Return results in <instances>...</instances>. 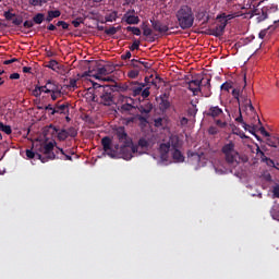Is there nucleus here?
Instances as JSON below:
<instances>
[{
  "instance_id": "13d9d810",
  "label": "nucleus",
  "mask_w": 279,
  "mask_h": 279,
  "mask_svg": "<svg viewBox=\"0 0 279 279\" xmlns=\"http://www.w3.org/2000/svg\"><path fill=\"white\" fill-rule=\"evenodd\" d=\"M23 27H25L26 29H32V27H34V20L32 21H25L23 23Z\"/></svg>"
},
{
  "instance_id": "338daca9",
  "label": "nucleus",
  "mask_w": 279,
  "mask_h": 279,
  "mask_svg": "<svg viewBox=\"0 0 279 279\" xmlns=\"http://www.w3.org/2000/svg\"><path fill=\"white\" fill-rule=\"evenodd\" d=\"M56 66H58V61L51 60L48 64V69H52V71H56Z\"/></svg>"
},
{
  "instance_id": "c03bdc74",
  "label": "nucleus",
  "mask_w": 279,
  "mask_h": 279,
  "mask_svg": "<svg viewBox=\"0 0 279 279\" xmlns=\"http://www.w3.org/2000/svg\"><path fill=\"white\" fill-rule=\"evenodd\" d=\"M129 49L130 51H138L141 49V40L135 39Z\"/></svg>"
},
{
  "instance_id": "e2e57ef3",
  "label": "nucleus",
  "mask_w": 279,
  "mask_h": 279,
  "mask_svg": "<svg viewBox=\"0 0 279 279\" xmlns=\"http://www.w3.org/2000/svg\"><path fill=\"white\" fill-rule=\"evenodd\" d=\"M140 62V66H144V69H151V63L147 62V61H141Z\"/></svg>"
},
{
  "instance_id": "69168bd1",
  "label": "nucleus",
  "mask_w": 279,
  "mask_h": 279,
  "mask_svg": "<svg viewBox=\"0 0 279 279\" xmlns=\"http://www.w3.org/2000/svg\"><path fill=\"white\" fill-rule=\"evenodd\" d=\"M69 87L70 88H77V80L71 78L69 82Z\"/></svg>"
},
{
  "instance_id": "a878e982",
  "label": "nucleus",
  "mask_w": 279,
  "mask_h": 279,
  "mask_svg": "<svg viewBox=\"0 0 279 279\" xmlns=\"http://www.w3.org/2000/svg\"><path fill=\"white\" fill-rule=\"evenodd\" d=\"M26 156L29 160L37 158L38 160H41V162H47V160L45 159V157H43V155L35 153L32 149H26Z\"/></svg>"
},
{
  "instance_id": "603ef678",
  "label": "nucleus",
  "mask_w": 279,
  "mask_h": 279,
  "mask_svg": "<svg viewBox=\"0 0 279 279\" xmlns=\"http://www.w3.org/2000/svg\"><path fill=\"white\" fill-rule=\"evenodd\" d=\"M241 90L240 89H236L234 88L232 90V95L234 97V99H236L238 104H241V95H240Z\"/></svg>"
},
{
  "instance_id": "0e129e2a",
  "label": "nucleus",
  "mask_w": 279,
  "mask_h": 279,
  "mask_svg": "<svg viewBox=\"0 0 279 279\" xmlns=\"http://www.w3.org/2000/svg\"><path fill=\"white\" fill-rule=\"evenodd\" d=\"M187 113L190 117H195V114H197V107L189 108Z\"/></svg>"
},
{
  "instance_id": "cd10ccee",
  "label": "nucleus",
  "mask_w": 279,
  "mask_h": 279,
  "mask_svg": "<svg viewBox=\"0 0 279 279\" xmlns=\"http://www.w3.org/2000/svg\"><path fill=\"white\" fill-rule=\"evenodd\" d=\"M256 154L257 156H260V159L263 162H266L267 165L271 166L274 165V160L268 158L263 150H260V147L257 146L256 148Z\"/></svg>"
},
{
  "instance_id": "3c124183",
  "label": "nucleus",
  "mask_w": 279,
  "mask_h": 279,
  "mask_svg": "<svg viewBox=\"0 0 279 279\" xmlns=\"http://www.w3.org/2000/svg\"><path fill=\"white\" fill-rule=\"evenodd\" d=\"M203 80V83L201 85V88H211V85H210V77L208 78H202Z\"/></svg>"
},
{
  "instance_id": "f8f14e48",
  "label": "nucleus",
  "mask_w": 279,
  "mask_h": 279,
  "mask_svg": "<svg viewBox=\"0 0 279 279\" xmlns=\"http://www.w3.org/2000/svg\"><path fill=\"white\" fill-rule=\"evenodd\" d=\"M40 151H43V154H45L46 157L45 160H56V153H53V143L49 142L44 144L43 146H40Z\"/></svg>"
},
{
  "instance_id": "a19ab883",
  "label": "nucleus",
  "mask_w": 279,
  "mask_h": 279,
  "mask_svg": "<svg viewBox=\"0 0 279 279\" xmlns=\"http://www.w3.org/2000/svg\"><path fill=\"white\" fill-rule=\"evenodd\" d=\"M119 29H121V26L119 27H109L107 29H105V34H107V36H114V34H117L119 32Z\"/></svg>"
},
{
  "instance_id": "7c9ffc66",
  "label": "nucleus",
  "mask_w": 279,
  "mask_h": 279,
  "mask_svg": "<svg viewBox=\"0 0 279 279\" xmlns=\"http://www.w3.org/2000/svg\"><path fill=\"white\" fill-rule=\"evenodd\" d=\"M136 119L140 121V124L143 125L144 128L149 123V116L146 114H137Z\"/></svg>"
},
{
  "instance_id": "e433bc0d",
  "label": "nucleus",
  "mask_w": 279,
  "mask_h": 279,
  "mask_svg": "<svg viewBox=\"0 0 279 279\" xmlns=\"http://www.w3.org/2000/svg\"><path fill=\"white\" fill-rule=\"evenodd\" d=\"M269 11H267L266 7L262 9V14L257 17L258 23H262V21H267Z\"/></svg>"
},
{
  "instance_id": "49530a36",
  "label": "nucleus",
  "mask_w": 279,
  "mask_h": 279,
  "mask_svg": "<svg viewBox=\"0 0 279 279\" xmlns=\"http://www.w3.org/2000/svg\"><path fill=\"white\" fill-rule=\"evenodd\" d=\"M105 20L107 23H112L113 21H117V11H113L112 13L106 15Z\"/></svg>"
},
{
  "instance_id": "4be33fe9",
  "label": "nucleus",
  "mask_w": 279,
  "mask_h": 279,
  "mask_svg": "<svg viewBox=\"0 0 279 279\" xmlns=\"http://www.w3.org/2000/svg\"><path fill=\"white\" fill-rule=\"evenodd\" d=\"M122 21L126 25H138L141 23V19L138 15H123Z\"/></svg>"
},
{
  "instance_id": "680f3d73",
  "label": "nucleus",
  "mask_w": 279,
  "mask_h": 279,
  "mask_svg": "<svg viewBox=\"0 0 279 279\" xmlns=\"http://www.w3.org/2000/svg\"><path fill=\"white\" fill-rule=\"evenodd\" d=\"M272 195L279 199V184L272 187Z\"/></svg>"
},
{
  "instance_id": "dca6fc26",
  "label": "nucleus",
  "mask_w": 279,
  "mask_h": 279,
  "mask_svg": "<svg viewBox=\"0 0 279 279\" xmlns=\"http://www.w3.org/2000/svg\"><path fill=\"white\" fill-rule=\"evenodd\" d=\"M133 147H137V154L142 156V154H146L149 149V141L145 137H141L137 142V145L133 144Z\"/></svg>"
},
{
  "instance_id": "4d7b16f0",
  "label": "nucleus",
  "mask_w": 279,
  "mask_h": 279,
  "mask_svg": "<svg viewBox=\"0 0 279 279\" xmlns=\"http://www.w3.org/2000/svg\"><path fill=\"white\" fill-rule=\"evenodd\" d=\"M208 134H210L211 136H215L216 134H219V129H217V126H210L208 129Z\"/></svg>"
},
{
  "instance_id": "9d476101",
  "label": "nucleus",
  "mask_w": 279,
  "mask_h": 279,
  "mask_svg": "<svg viewBox=\"0 0 279 279\" xmlns=\"http://www.w3.org/2000/svg\"><path fill=\"white\" fill-rule=\"evenodd\" d=\"M218 24L215 28L209 29V35L215 36L216 38H220V36L226 32V27L228 26V20L226 19H217Z\"/></svg>"
},
{
  "instance_id": "c756f323",
  "label": "nucleus",
  "mask_w": 279,
  "mask_h": 279,
  "mask_svg": "<svg viewBox=\"0 0 279 279\" xmlns=\"http://www.w3.org/2000/svg\"><path fill=\"white\" fill-rule=\"evenodd\" d=\"M45 21H47L45 13H37L33 16V23H35V25H41Z\"/></svg>"
},
{
  "instance_id": "f3484780",
  "label": "nucleus",
  "mask_w": 279,
  "mask_h": 279,
  "mask_svg": "<svg viewBox=\"0 0 279 279\" xmlns=\"http://www.w3.org/2000/svg\"><path fill=\"white\" fill-rule=\"evenodd\" d=\"M122 101L124 102L123 105H121L122 112H132V110H134L135 107L132 105L134 102V99L132 97L122 96Z\"/></svg>"
},
{
  "instance_id": "2f4dec72",
  "label": "nucleus",
  "mask_w": 279,
  "mask_h": 279,
  "mask_svg": "<svg viewBox=\"0 0 279 279\" xmlns=\"http://www.w3.org/2000/svg\"><path fill=\"white\" fill-rule=\"evenodd\" d=\"M45 93L44 86L36 85L32 92L33 97H40Z\"/></svg>"
},
{
  "instance_id": "aec40b11",
  "label": "nucleus",
  "mask_w": 279,
  "mask_h": 279,
  "mask_svg": "<svg viewBox=\"0 0 279 279\" xmlns=\"http://www.w3.org/2000/svg\"><path fill=\"white\" fill-rule=\"evenodd\" d=\"M137 110H138V112H141V114H146L149 117V114L154 110V104H151L150 101H146V102L137 106Z\"/></svg>"
},
{
  "instance_id": "2eb2a0df",
  "label": "nucleus",
  "mask_w": 279,
  "mask_h": 279,
  "mask_svg": "<svg viewBox=\"0 0 279 279\" xmlns=\"http://www.w3.org/2000/svg\"><path fill=\"white\" fill-rule=\"evenodd\" d=\"M150 23L153 29L159 34H167V32H169V25L160 22L159 20H150Z\"/></svg>"
},
{
  "instance_id": "052dcab7",
  "label": "nucleus",
  "mask_w": 279,
  "mask_h": 279,
  "mask_svg": "<svg viewBox=\"0 0 279 279\" xmlns=\"http://www.w3.org/2000/svg\"><path fill=\"white\" fill-rule=\"evenodd\" d=\"M12 24H13V25H16V26L22 25V24H23V16H19V17H16V19H14V20L12 21Z\"/></svg>"
},
{
  "instance_id": "b1692460",
  "label": "nucleus",
  "mask_w": 279,
  "mask_h": 279,
  "mask_svg": "<svg viewBox=\"0 0 279 279\" xmlns=\"http://www.w3.org/2000/svg\"><path fill=\"white\" fill-rule=\"evenodd\" d=\"M196 17L198 21H203V24H206L208 21H210L208 12L204 9L198 10Z\"/></svg>"
},
{
  "instance_id": "6e6552de",
  "label": "nucleus",
  "mask_w": 279,
  "mask_h": 279,
  "mask_svg": "<svg viewBox=\"0 0 279 279\" xmlns=\"http://www.w3.org/2000/svg\"><path fill=\"white\" fill-rule=\"evenodd\" d=\"M118 151L123 160H132L134 154H138V146H134V142L131 145L122 144L120 148L118 146Z\"/></svg>"
},
{
  "instance_id": "20e7f679",
  "label": "nucleus",
  "mask_w": 279,
  "mask_h": 279,
  "mask_svg": "<svg viewBox=\"0 0 279 279\" xmlns=\"http://www.w3.org/2000/svg\"><path fill=\"white\" fill-rule=\"evenodd\" d=\"M148 80L149 78L145 77L146 83H141L138 81L130 82V93H131L132 97H138L141 95V97H143V99H147V97H149V95H151V92H149L150 87H146Z\"/></svg>"
},
{
  "instance_id": "09e8293b",
  "label": "nucleus",
  "mask_w": 279,
  "mask_h": 279,
  "mask_svg": "<svg viewBox=\"0 0 279 279\" xmlns=\"http://www.w3.org/2000/svg\"><path fill=\"white\" fill-rule=\"evenodd\" d=\"M28 3L36 8L38 5H43V3H47V0H28Z\"/></svg>"
},
{
  "instance_id": "58836bf2",
  "label": "nucleus",
  "mask_w": 279,
  "mask_h": 279,
  "mask_svg": "<svg viewBox=\"0 0 279 279\" xmlns=\"http://www.w3.org/2000/svg\"><path fill=\"white\" fill-rule=\"evenodd\" d=\"M0 132H4V134H12V126L3 124V122L0 121Z\"/></svg>"
},
{
  "instance_id": "774afa93",
  "label": "nucleus",
  "mask_w": 279,
  "mask_h": 279,
  "mask_svg": "<svg viewBox=\"0 0 279 279\" xmlns=\"http://www.w3.org/2000/svg\"><path fill=\"white\" fill-rule=\"evenodd\" d=\"M122 60H130L132 58V52L130 50H126L124 54L121 56Z\"/></svg>"
},
{
  "instance_id": "f257e3e1",
  "label": "nucleus",
  "mask_w": 279,
  "mask_h": 279,
  "mask_svg": "<svg viewBox=\"0 0 279 279\" xmlns=\"http://www.w3.org/2000/svg\"><path fill=\"white\" fill-rule=\"evenodd\" d=\"M88 90L92 94V101L102 104V106H112L114 104V97L112 95L114 93L113 85H100L93 82V88Z\"/></svg>"
},
{
  "instance_id": "bf43d9fd",
  "label": "nucleus",
  "mask_w": 279,
  "mask_h": 279,
  "mask_svg": "<svg viewBox=\"0 0 279 279\" xmlns=\"http://www.w3.org/2000/svg\"><path fill=\"white\" fill-rule=\"evenodd\" d=\"M216 19H225V21H231V19H232V15H227L226 13H222V14H219V15H217V17Z\"/></svg>"
},
{
  "instance_id": "f03ea898",
  "label": "nucleus",
  "mask_w": 279,
  "mask_h": 279,
  "mask_svg": "<svg viewBox=\"0 0 279 279\" xmlns=\"http://www.w3.org/2000/svg\"><path fill=\"white\" fill-rule=\"evenodd\" d=\"M177 24L181 29H191L195 23V13L189 4H182L175 12Z\"/></svg>"
},
{
  "instance_id": "72a5a7b5",
  "label": "nucleus",
  "mask_w": 279,
  "mask_h": 279,
  "mask_svg": "<svg viewBox=\"0 0 279 279\" xmlns=\"http://www.w3.org/2000/svg\"><path fill=\"white\" fill-rule=\"evenodd\" d=\"M58 151H60L61 156L57 157L60 158V160H73V157H71V155L66 154V151H64V149L57 147Z\"/></svg>"
},
{
  "instance_id": "393cba45",
  "label": "nucleus",
  "mask_w": 279,
  "mask_h": 279,
  "mask_svg": "<svg viewBox=\"0 0 279 279\" xmlns=\"http://www.w3.org/2000/svg\"><path fill=\"white\" fill-rule=\"evenodd\" d=\"M61 15H62V12H60V10H54V11L50 10L47 13L46 22L51 23L53 19H60Z\"/></svg>"
},
{
  "instance_id": "5fc2aeb1",
  "label": "nucleus",
  "mask_w": 279,
  "mask_h": 279,
  "mask_svg": "<svg viewBox=\"0 0 279 279\" xmlns=\"http://www.w3.org/2000/svg\"><path fill=\"white\" fill-rule=\"evenodd\" d=\"M82 23H84V19L83 17H77L76 20L72 21V25L74 27H80V25H82Z\"/></svg>"
},
{
  "instance_id": "37998d69",
  "label": "nucleus",
  "mask_w": 279,
  "mask_h": 279,
  "mask_svg": "<svg viewBox=\"0 0 279 279\" xmlns=\"http://www.w3.org/2000/svg\"><path fill=\"white\" fill-rule=\"evenodd\" d=\"M138 75H141V71L138 70H130L128 72V77H130L131 80H136V77H138Z\"/></svg>"
},
{
  "instance_id": "473e14b6",
  "label": "nucleus",
  "mask_w": 279,
  "mask_h": 279,
  "mask_svg": "<svg viewBox=\"0 0 279 279\" xmlns=\"http://www.w3.org/2000/svg\"><path fill=\"white\" fill-rule=\"evenodd\" d=\"M50 97H51L52 101L60 99V97H62V87H59V89L51 92Z\"/></svg>"
},
{
  "instance_id": "ea45409f",
  "label": "nucleus",
  "mask_w": 279,
  "mask_h": 279,
  "mask_svg": "<svg viewBox=\"0 0 279 279\" xmlns=\"http://www.w3.org/2000/svg\"><path fill=\"white\" fill-rule=\"evenodd\" d=\"M12 12H14V9H9L8 11H5L4 13H3V16H4V19H5V21H12V19L14 17V16H16V14L15 13H12Z\"/></svg>"
},
{
  "instance_id": "c9c22d12",
  "label": "nucleus",
  "mask_w": 279,
  "mask_h": 279,
  "mask_svg": "<svg viewBox=\"0 0 279 279\" xmlns=\"http://www.w3.org/2000/svg\"><path fill=\"white\" fill-rule=\"evenodd\" d=\"M142 29H143V36H145L146 38H150L151 34H154V31L149 28V26L146 24H143Z\"/></svg>"
},
{
  "instance_id": "bb28decb",
  "label": "nucleus",
  "mask_w": 279,
  "mask_h": 279,
  "mask_svg": "<svg viewBox=\"0 0 279 279\" xmlns=\"http://www.w3.org/2000/svg\"><path fill=\"white\" fill-rule=\"evenodd\" d=\"M159 106L162 110H169L171 108V102L169 101V96L167 94H163V96H161V101Z\"/></svg>"
},
{
  "instance_id": "4468645a",
  "label": "nucleus",
  "mask_w": 279,
  "mask_h": 279,
  "mask_svg": "<svg viewBox=\"0 0 279 279\" xmlns=\"http://www.w3.org/2000/svg\"><path fill=\"white\" fill-rule=\"evenodd\" d=\"M116 136L122 145H132L131 137L128 136V133L125 132V128L121 126L117 130Z\"/></svg>"
},
{
  "instance_id": "6e6d98bb",
  "label": "nucleus",
  "mask_w": 279,
  "mask_h": 279,
  "mask_svg": "<svg viewBox=\"0 0 279 279\" xmlns=\"http://www.w3.org/2000/svg\"><path fill=\"white\" fill-rule=\"evenodd\" d=\"M165 121V119H162V118H156L155 120H154V125H155V128H162V122Z\"/></svg>"
},
{
  "instance_id": "864d4df0",
  "label": "nucleus",
  "mask_w": 279,
  "mask_h": 279,
  "mask_svg": "<svg viewBox=\"0 0 279 279\" xmlns=\"http://www.w3.org/2000/svg\"><path fill=\"white\" fill-rule=\"evenodd\" d=\"M266 10L268 11L269 14L274 13V12H278V5L277 4H271L268 7H265Z\"/></svg>"
},
{
  "instance_id": "39448f33",
  "label": "nucleus",
  "mask_w": 279,
  "mask_h": 279,
  "mask_svg": "<svg viewBox=\"0 0 279 279\" xmlns=\"http://www.w3.org/2000/svg\"><path fill=\"white\" fill-rule=\"evenodd\" d=\"M222 154H225L226 161L228 162V165H230V167H236L239 165V161H236V158H239V153L234 150L233 142L223 145Z\"/></svg>"
},
{
  "instance_id": "de8ad7c7",
  "label": "nucleus",
  "mask_w": 279,
  "mask_h": 279,
  "mask_svg": "<svg viewBox=\"0 0 279 279\" xmlns=\"http://www.w3.org/2000/svg\"><path fill=\"white\" fill-rule=\"evenodd\" d=\"M68 137L71 136V138H75L77 136V130L75 128L71 126L68 130H65Z\"/></svg>"
},
{
  "instance_id": "ddd939ff",
  "label": "nucleus",
  "mask_w": 279,
  "mask_h": 279,
  "mask_svg": "<svg viewBox=\"0 0 279 279\" xmlns=\"http://www.w3.org/2000/svg\"><path fill=\"white\" fill-rule=\"evenodd\" d=\"M44 86V93L46 95H49L60 88H62V85H60V83H58V81L49 78L46 81V84L43 85Z\"/></svg>"
},
{
  "instance_id": "c85d7f7f",
  "label": "nucleus",
  "mask_w": 279,
  "mask_h": 279,
  "mask_svg": "<svg viewBox=\"0 0 279 279\" xmlns=\"http://www.w3.org/2000/svg\"><path fill=\"white\" fill-rule=\"evenodd\" d=\"M113 92L119 90L120 93H130V82L120 84V85H112Z\"/></svg>"
},
{
  "instance_id": "6ab92c4d",
  "label": "nucleus",
  "mask_w": 279,
  "mask_h": 279,
  "mask_svg": "<svg viewBox=\"0 0 279 279\" xmlns=\"http://www.w3.org/2000/svg\"><path fill=\"white\" fill-rule=\"evenodd\" d=\"M171 156L174 162H184V155L178 149V144H172Z\"/></svg>"
},
{
  "instance_id": "4c0bfd02",
  "label": "nucleus",
  "mask_w": 279,
  "mask_h": 279,
  "mask_svg": "<svg viewBox=\"0 0 279 279\" xmlns=\"http://www.w3.org/2000/svg\"><path fill=\"white\" fill-rule=\"evenodd\" d=\"M130 66H133V70L135 71H143V66H141V61L136 59L131 60Z\"/></svg>"
},
{
  "instance_id": "a18cd8bd",
  "label": "nucleus",
  "mask_w": 279,
  "mask_h": 279,
  "mask_svg": "<svg viewBox=\"0 0 279 279\" xmlns=\"http://www.w3.org/2000/svg\"><path fill=\"white\" fill-rule=\"evenodd\" d=\"M198 93H202V96L207 98L213 95V90L210 89V87H203L202 92Z\"/></svg>"
},
{
  "instance_id": "412c9836",
  "label": "nucleus",
  "mask_w": 279,
  "mask_h": 279,
  "mask_svg": "<svg viewBox=\"0 0 279 279\" xmlns=\"http://www.w3.org/2000/svg\"><path fill=\"white\" fill-rule=\"evenodd\" d=\"M239 106H243L245 110H248L251 112H256V109L254 108V105H252V99L247 98V96H240V104Z\"/></svg>"
},
{
  "instance_id": "9b49d317",
  "label": "nucleus",
  "mask_w": 279,
  "mask_h": 279,
  "mask_svg": "<svg viewBox=\"0 0 279 279\" xmlns=\"http://www.w3.org/2000/svg\"><path fill=\"white\" fill-rule=\"evenodd\" d=\"M202 84H204V78L192 80L187 83V89L193 93V97H197L198 93H202Z\"/></svg>"
},
{
  "instance_id": "423d86ee",
  "label": "nucleus",
  "mask_w": 279,
  "mask_h": 279,
  "mask_svg": "<svg viewBox=\"0 0 279 279\" xmlns=\"http://www.w3.org/2000/svg\"><path fill=\"white\" fill-rule=\"evenodd\" d=\"M110 70H108V66L95 64L94 66H90L87 72H84L82 77H95L96 80H101V76L109 75Z\"/></svg>"
},
{
  "instance_id": "1a4fd4ad",
  "label": "nucleus",
  "mask_w": 279,
  "mask_h": 279,
  "mask_svg": "<svg viewBox=\"0 0 279 279\" xmlns=\"http://www.w3.org/2000/svg\"><path fill=\"white\" fill-rule=\"evenodd\" d=\"M101 145L104 151H106V154L109 155L110 158H114V156H117V153L119 151V145H116L114 148H112V138H110L109 136L102 137Z\"/></svg>"
},
{
  "instance_id": "0eeeda50",
  "label": "nucleus",
  "mask_w": 279,
  "mask_h": 279,
  "mask_svg": "<svg viewBox=\"0 0 279 279\" xmlns=\"http://www.w3.org/2000/svg\"><path fill=\"white\" fill-rule=\"evenodd\" d=\"M70 107H71V104L69 102L62 104V100H59L54 104L53 107L52 105L46 106L45 110L50 111V117H53L56 114H70Z\"/></svg>"
},
{
  "instance_id": "7ed1b4c3",
  "label": "nucleus",
  "mask_w": 279,
  "mask_h": 279,
  "mask_svg": "<svg viewBox=\"0 0 279 279\" xmlns=\"http://www.w3.org/2000/svg\"><path fill=\"white\" fill-rule=\"evenodd\" d=\"M206 117L214 119L217 128L226 130L228 128V121L226 120V113L219 106H210L205 112Z\"/></svg>"
},
{
  "instance_id": "5701e85b",
  "label": "nucleus",
  "mask_w": 279,
  "mask_h": 279,
  "mask_svg": "<svg viewBox=\"0 0 279 279\" xmlns=\"http://www.w3.org/2000/svg\"><path fill=\"white\" fill-rule=\"evenodd\" d=\"M49 129L53 130V132H56L58 134V138L60 141H66V138H69L66 129H62L61 131L58 132V128L53 126V124H50Z\"/></svg>"
},
{
  "instance_id": "a211bd4d",
  "label": "nucleus",
  "mask_w": 279,
  "mask_h": 279,
  "mask_svg": "<svg viewBox=\"0 0 279 279\" xmlns=\"http://www.w3.org/2000/svg\"><path fill=\"white\" fill-rule=\"evenodd\" d=\"M171 150V143H162L159 146V154L161 160H169V151Z\"/></svg>"
},
{
  "instance_id": "f704fd0d",
  "label": "nucleus",
  "mask_w": 279,
  "mask_h": 279,
  "mask_svg": "<svg viewBox=\"0 0 279 279\" xmlns=\"http://www.w3.org/2000/svg\"><path fill=\"white\" fill-rule=\"evenodd\" d=\"M235 121L236 123H241L244 130H247V128H250V124L245 123V121L243 120V114L241 113V109H239V117L235 118Z\"/></svg>"
},
{
  "instance_id": "79ce46f5",
  "label": "nucleus",
  "mask_w": 279,
  "mask_h": 279,
  "mask_svg": "<svg viewBox=\"0 0 279 279\" xmlns=\"http://www.w3.org/2000/svg\"><path fill=\"white\" fill-rule=\"evenodd\" d=\"M126 32H132L134 36H141V28L136 26H128Z\"/></svg>"
},
{
  "instance_id": "8fccbe9b",
  "label": "nucleus",
  "mask_w": 279,
  "mask_h": 279,
  "mask_svg": "<svg viewBox=\"0 0 279 279\" xmlns=\"http://www.w3.org/2000/svg\"><path fill=\"white\" fill-rule=\"evenodd\" d=\"M232 88V83H223L221 86H220V90H225L226 93H230V89Z\"/></svg>"
}]
</instances>
